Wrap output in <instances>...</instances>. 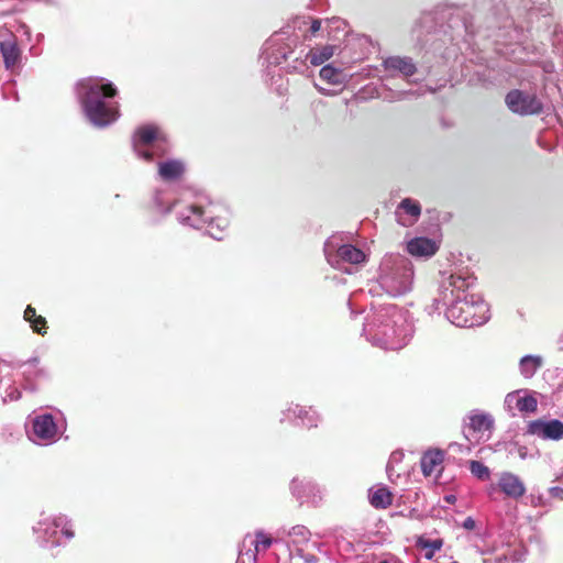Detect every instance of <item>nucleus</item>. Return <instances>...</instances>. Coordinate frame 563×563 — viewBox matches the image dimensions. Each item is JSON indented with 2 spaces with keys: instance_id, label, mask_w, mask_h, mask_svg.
<instances>
[{
  "instance_id": "1",
  "label": "nucleus",
  "mask_w": 563,
  "mask_h": 563,
  "mask_svg": "<svg viewBox=\"0 0 563 563\" xmlns=\"http://www.w3.org/2000/svg\"><path fill=\"white\" fill-rule=\"evenodd\" d=\"M475 282L472 275L452 274L444 278L437 297L427 306V312L430 316L440 314L444 309L446 320L460 328L483 325L490 318L489 308L481 295L468 292Z\"/></svg>"
},
{
  "instance_id": "2",
  "label": "nucleus",
  "mask_w": 563,
  "mask_h": 563,
  "mask_svg": "<svg viewBox=\"0 0 563 563\" xmlns=\"http://www.w3.org/2000/svg\"><path fill=\"white\" fill-rule=\"evenodd\" d=\"M420 23L427 27L428 33L440 35L445 47L442 56L446 59L455 57L463 47L471 45L470 40L477 32L473 15L463 7L455 4H439L432 11L424 13Z\"/></svg>"
},
{
  "instance_id": "3",
  "label": "nucleus",
  "mask_w": 563,
  "mask_h": 563,
  "mask_svg": "<svg viewBox=\"0 0 563 563\" xmlns=\"http://www.w3.org/2000/svg\"><path fill=\"white\" fill-rule=\"evenodd\" d=\"M413 332L415 325L409 311L394 303L372 306L363 327V334L369 343L393 351L406 346Z\"/></svg>"
},
{
  "instance_id": "4",
  "label": "nucleus",
  "mask_w": 563,
  "mask_h": 563,
  "mask_svg": "<svg viewBox=\"0 0 563 563\" xmlns=\"http://www.w3.org/2000/svg\"><path fill=\"white\" fill-rule=\"evenodd\" d=\"M117 87L101 77H88L76 85V96L88 122L98 129L114 123L119 117Z\"/></svg>"
},
{
  "instance_id": "5",
  "label": "nucleus",
  "mask_w": 563,
  "mask_h": 563,
  "mask_svg": "<svg viewBox=\"0 0 563 563\" xmlns=\"http://www.w3.org/2000/svg\"><path fill=\"white\" fill-rule=\"evenodd\" d=\"M415 269L411 261L401 254H386L379 263L375 279L368 288L372 295L386 294L398 298L413 288Z\"/></svg>"
},
{
  "instance_id": "6",
  "label": "nucleus",
  "mask_w": 563,
  "mask_h": 563,
  "mask_svg": "<svg viewBox=\"0 0 563 563\" xmlns=\"http://www.w3.org/2000/svg\"><path fill=\"white\" fill-rule=\"evenodd\" d=\"M177 220L183 225L195 229H207V233L214 240L221 241L224 238L229 225L227 218L214 216L213 207L201 208L197 205H188L177 211Z\"/></svg>"
},
{
  "instance_id": "7",
  "label": "nucleus",
  "mask_w": 563,
  "mask_h": 563,
  "mask_svg": "<svg viewBox=\"0 0 563 563\" xmlns=\"http://www.w3.org/2000/svg\"><path fill=\"white\" fill-rule=\"evenodd\" d=\"M36 543L44 549H53L64 545L66 541L74 538L71 520L63 514L42 517L32 528Z\"/></svg>"
},
{
  "instance_id": "8",
  "label": "nucleus",
  "mask_w": 563,
  "mask_h": 563,
  "mask_svg": "<svg viewBox=\"0 0 563 563\" xmlns=\"http://www.w3.org/2000/svg\"><path fill=\"white\" fill-rule=\"evenodd\" d=\"M134 153L145 162H153L169 151L165 135L156 125L146 124L137 128L132 137Z\"/></svg>"
},
{
  "instance_id": "9",
  "label": "nucleus",
  "mask_w": 563,
  "mask_h": 563,
  "mask_svg": "<svg viewBox=\"0 0 563 563\" xmlns=\"http://www.w3.org/2000/svg\"><path fill=\"white\" fill-rule=\"evenodd\" d=\"M327 262L334 268L352 274L353 269L349 266L361 265L367 261L366 254L358 247L341 243L339 236H331L324 242L323 246Z\"/></svg>"
},
{
  "instance_id": "10",
  "label": "nucleus",
  "mask_w": 563,
  "mask_h": 563,
  "mask_svg": "<svg viewBox=\"0 0 563 563\" xmlns=\"http://www.w3.org/2000/svg\"><path fill=\"white\" fill-rule=\"evenodd\" d=\"M30 424L29 439L34 444L42 446L56 443L65 431V427L59 424L57 416L47 411L33 412L30 416Z\"/></svg>"
},
{
  "instance_id": "11",
  "label": "nucleus",
  "mask_w": 563,
  "mask_h": 563,
  "mask_svg": "<svg viewBox=\"0 0 563 563\" xmlns=\"http://www.w3.org/2000/svg\"><path fill=\"white\" fill-rule=\"evenodd\" d=\"M295 36H291L288 30H280L274 33L263 45L260 56L262 66L267 70L278 66L282 62H288L289 57L296 53L292 49Z\"/></svg>"
},
{
  "instance_id": "12",
  "label": "nucleus",
  "mask_w": 563,
  "mask_h": 563,
  "mask_svg": "<svg viewBox=\"0 0 563 563\" xmlns=\"http://www.w3.org/2000/svg\"><path fill=\"white\" fill-rule=\"evenodd\" d=\"M505 102L511 112L522 117L540 114L543 111V103L534 93L520 89L510 90Z\"/></svg>"
},
{
  "instance_id": "13",
  "label": "nucleus",
  "mask_w": 563,
  "mask_h": 563,
  "mask_svg": "<svg viewBox=\"0 0 563 563\" xmlns=\"http://www.w3.org/2000/svg\"><path fill=\"white\" fill-rule=\"evenodd\" d=\"M505 408L511 416H516L515 411L533 413L538 408L536 393L529 389L508 393L505 397Z\"/></svg>"
},
{
  "instance_id": "14",
  "label": "nucleus",
  "mask_w": 563,
  "mask_h": 563,
  "mask_svg": "<svg viewBox=\"0 0 563 563\" xmlns=\"http://www.w3.org/2000/svg\"><path fill=\"white\" fill-rule=\"evenodd\" d=\"M291 494L300 504L318 506L323 498V489L309 478H294L290 484Z\"/></svg>"
},
{
  "instance_id": "15",
  "label": "nucleus",
  "mask_w": 563,
  "mask_h": 563,
  "mask_svg": "<svg viewBox=\"0 0 563 563\" xmlns=\"http://www.w3.org/2000/svg\"><path fill=\"white\" fill-rule=\"evenodd\" d=\"M382 66L387 78L401 77L408 79L417 73V65L409 56H388L383 59Z\"/></svg>"
},
{
  "instance_id": "16",
  "label": "nucleus",
  "mask_w": 563,
  "mask_h": 563,
  "mask_svg": "<svg viewBox=\"0 0 563 563\" xmlns=\"http://www.w3.org/2000/svg\"><path fill=\"white\" fill-rule=\"evenodd\" d=\"M282 415L283 417L280 418V422H284L285 420L294 421L297 419L302 427L308 429L316 428L320 421V417L316 410L311 407L306 408L300 405L291 404L282 412Z\"/></svg>"
},
{
  "instance_id": "17",
  "label": "nucleus",
  "mask_w": 563,
  "mask_h": 563,
  "mask_svg": "<svg viewBox=\"0 0 563 563\" xmlns=\"http://www.w3.org/2000/svg\"><path fill=\"white\" fill-rule=\"evenodd\" d=\"M528 432L543 440L559 441L563 439V422L558 419L534 420L529 423Z\"/></svg>"
},
{
  "instance_id": "18",
  "label": "nucleus",
  "mask_w": 563,
  "mask_h": 563,
  "mask_svg": "<svg viewBox=\"0 0 563 563\" xmlns=\"http://www.w3.org/2000/svg\"><path fill=\"white\" fill-rule=\"evenodd\" d=\"M274 541L277 542L276 538L273 539L263 531H257L254 538H245L243 540L242 547H249V549L246 551L240 550L239 561L244 563L245 558L255 561L256 552L266 551Z\"/></svg>"
},
{
  "instance_id": "19",
  "label": "nucleus",
  "mask_w": 563,
  "mask_h": 563,
  "mask_svg": "<svg viewBox=\"0 0 563 563\" xmlns=\"http://www.w3.org/2000/svg\"><path fill=\"white\" fill-rule=\"evenodd\" d=\"M284 537L289 538V541L287 542L289 552L290 548H305L307 543H317L316 541L310 540L311 532L306 526L302 525L294 526L290 529H278L276 532V541L282 540Z\"/></svg>"
},
{
  "instance_id": "20",
  "label": "nucleus",
  "mask_w": 563,
  "mask_h": 563,
  "mask_svg": "<svg viewBox=\"0 0 563 563\" xmlns=\"http://www.w3.org/2000/svg\"><path fill=\"white\" fill-rule=\"evenodd\" d=\"M20 398L21 391L15 386L10 366L4 362H0V401L7 404L8 401H16Z\"/></svg>"
},
{
  "instance_id": "21",
  "label": "nucleus",
  "mask_w": 563,
  "mask_h": 563,
  "mask_svg": "<svg viewBox=\"0 0 563 563\" xmlns=\"http://www.w3.org/2000/svg\"><path fill=\"white\" fill-rule=\"evenodd\" d=\"M420 214V203L410 198L402 199L395 211L397 222L402 227H410L416 223Z\"/></svg>"
},
{
  "instance_id": "22",
  "label": "nucleus",
  "mask_w": 563,
  "mask_h": 563,
  "mask_svg": "<svg viewBox=\"0 0 563 563\" xmlns=\"http://www.w3.org/2000/svg\"><path fill=\"white\" fill-rule=\"evenodd\" d=\"M292 49H296V53L292 54L286 65L287 73L295 74H306L309 70L308 59L310 60V51L303 44H298L297 37H295V45H292Z\"/></svg>"
},
{
  "instance_id": "23",
  "label": "nucleus",
  "mask_w": 563,
  "mask_h": 563,
  "mask_svg": "<svg viewBox=\"0 0 563 563\" xmlns=\"http://www.w3.org/2000/svg\"><path fill=\"white\" fill-rule=\"evenodd\" d=\"M498 487L509 498L519 499L526 493V486L520 477L511 472L499 475Z\"/></svg>"
},
{
  "instance_id": "24",
  "label": "nucleus",
  "mask_w": 563,
  "mask_h": 563,
  "mask_svg": "<svg viewBox=\"0 0 563 563\" xmlns=\"http://www.w3.org/2000/svg\"><path fill=\"white\" fill-rule=\"evenodd\" d=\"M0 53L7 69H13L19 65L21 60V49L13 35H9L0 42Z\"/></svg>"
},
{
  "instance_id": "25",
  "label": "nucleus",
  "mask_w": 563,
  "mask_h": 563,
  "mask_svg": "<svg viewBox=\"0 0 563 563\" xmlns=\"http://www.w3.org/2000/svg\"><path fill=\"white\" fill-rule=\"evenodd\" d=\"M438 249L437 243L429 238H415L407 244L408 253L417 257H430Z\"/></svg>"
},
{
  "instance_id": "26",
  "label": "nucleus",
  "mask_w": 563,
  "mask_h": 563,
  "mask_svg": "<svg viewBox=\"0 0 563 563\" xmlns=\"http://www.w3.org/2000/svg\"><path fill=\"white\" fill-rule=\"evenodd\" d=\"M321 544L307 543L305 548H290L289 556L292 563H318Z\"/></svg>"
},
{
  "instance_id": "27",
  "label": "nucleus",
  "mask_w": 563,
  "mask_h": 563,
  "mask_svg": "<svg viewBox=\"0 0 563 563\" xmlns=\"http://www.w3.org/2000/svg\"><path fill=\"white\" fill-rule=\"evenodd\" d=\"M152 201L155 210L163 216L168 214L177 203L173 191L163 187L154 191Z\"/></svg>"
},
{
  "instance_id": "28",
  "label": "nucleus",
  "mask_w": 563,
  "mask_h": 563,
  "mask_svg": "<svg viewBox=\"0 0 563 563\" xmlns=\"http://www.w3.org/2000/svg\"><path fill=\"white\" fill-rule=\"evenodd\" d=\"M185 173V164L179 159H166L158 163V175L164 181L179 179Z\"/></svg>"
},
{
  "instance_id": "29",
  "label": "nucleus",
  "mask_w": 563,
  "mask_h": 563,
  "mask_svg": "<svg viewBox=\"0 0 563 563\" xmlns=\"http://www.w3.org/2000/svg\"><path fill=\"white\" fill-rule=\"evenodd\" d=\"M467 418V427L474 432H490L494 428V418L487 412L475 409L468 413Z\"/></svg>"
},
{
  "instance_id": "30",
  "label": "nucleus",
  "mask_w": 563,
  "mask_h": 563,
  "mask_svg": "<svg viewBox=\"0 0 563 563\" xmlns=\"http://www.w3.org/2000/svg\"><path fill=\"white\" fill-rule=\"evenodd\" d=\"M22 375L26 380L25 389L34 390L35 387L31 380L41 377H46L47 371L45 368L40 367V360L37 357H32L25 363H23Z\"/></svg>"
},
{
  "instance_id": "31",
  "label": "nucleus",
  "mask_w": 563,
  "mask_h": 563,
  "mask_svg": "<svg viewBox=\"0 0 563 563\" xmlns=\"http://www.w3.org/2000/svg\"><path fill=\"white\" fill-rule=\"evenodd\" d=\"M368 499L374 508L385 509L393 504V494L386 486L379 485L369 489Z\"/></svg>"
},
{
  "instance_id": "32",
  "label": "nucleus",
  "mask_w": 563,
  "mask_h": 563,
  "mask_svg": "<svg viewBox=\"0 0 563 563\" xmlns=\"http://www.w3.org/2000/svg\"><path fill=\"white\" fill-rule=\"evenodd\" d=\"M443 462V453L441 451H429L423 454L420 461L421 470L424 476H431L439 473V467Z\"/></svg>"
},
{
  "instance_id": "33",
  "label": "nucleus",
  "mask_w": 563,
  "mask_h": 563,
  "mask_svg": "<svg viewBox=\"0 0 563 563\" xmlns=\"http://www.w3.org/2000/svg\"><path fill=\"white\" fill-rule=\"evenodd\" d=\"M543 357L540 355L528 354L519 361V372L525 378H531L542 367Z\"/></svg>"
},
{
  "instance_id": "34",
  "label": "nucleus",
  "mask_w": 563,
  "mask_h": 563,
  "mask_svg": "<svg viewBox=\"0 0 563 563\" xmlns=\"http://www.w3.org/2000/svg\"><path fill=\"white\" fill-rule=\"evenodd\" d=\"M320 79L330 85L341 86L347 80V75L340 68L333 67L331 64L323 66L319 73Z\"/></svg>"
},
{
  "instance_id": "35",
  "label": "nucleus",
  "mask_w": 563,
  "mask_h": 563,
  "mask_svg": "<svg viewBox=\"0 0 563 563\" xmlns=\"http://www.w3.org/2000/svg\"><path fill=\"white\" fill-rule=\"evenodd\" d=\"M443 540L440 538L429 539L426 537H419L417 540V547L424 551V558L432 560L435 552L441 550Z\"/></svg>"
},
{
  "instance_id": "36",
  "label": "nucleus",
  "mask_w": 563,
  "mask_h": 563,
  "mask_svg": "<svg viewBox=\"0 0 563 563\" xmlns=\"http://www.w3.org/2000/svg\"><path fill=\"white\" fill-rule=\"evenodd\" d=\"M335 47L333 45H324L321 48H309L310 64L313 66L322 65L325 60L330 59L334 54Z\"/></svg>"
},
{
  "instance_id": "37",
  "label": "nucleus",
  "mask_w": 563,
  "mask_h": 563,
  "mask_svg": "<svg viewBox=\"0 0 563 563\" xmlns=\"http://www.w3.org/2000/svg\"><path fill=\"white\" fill-rule=\"evenodd\" d=\"M422 92H420L419 90H391V89H388L387 90V93L384 95V100L388 101V102H396V101H402V100H408V99H412V98H417L419 96H421Z\"/></svg>"
},
{
  "instance_id": "38",
  "label": "nucleus",
  "mask_w": 563,
  "mask_h": 563,
  "mask_svg": "<svg viewBox=\"0 0 563 563\" xmlns=\"http://www.w3.org/2000/svg\"><path fill=\"white\" fill-rule=\"evenodd\" d=\"M470 471L471 473L481 481H486L490 476L489 468L479 461H471L470 462Z\"/></svg>"
},
{
  "instance_id": "39",
  "label": "nucleus",
  "mask_w": 563,
  "mask_h": 563,
  "mask_svg": "<svg viewBox=\"0 0 563 563\" xmlns=\"http://www.w3.org/2000/svg\"><path fill=\"white\" fill-rule=\"evenodd\" d=\"M495 13L500 18L505 16L508 12V0H490Z\"/></svg>"
},
{
  "instance_id": "40",
  "label": "nucleus",
  "mask_w": 563,
  "mask_h": 563,
  "mask_svg": "<svg viewBox=\"0 0 563 563\" xmlns=\"http://www.w3.org/2000/svg\"><path fill=\"white\" fill-rule=\"evenodd\" d=\"M32 329L38 333L44 334L46 329V320L42 316H36L32 321H30Z\"/></svg>"
},
{
  "instance_id": "41",
  "label": "nucleus",
  "mask_w": 563,
  "mask_h": 563,
  "mask_svg": "<svg viewBox=\"0 0 563 563\" xmlns=\"http://www.w3.org/2000/svg\"><path fill=\"white\" fill-rule=\"evenodd\" d=\"M549 495L552 498H556L562 500L563 499V487L560 486H553L549 488Z\"/></svg>"
},
{
  "instance_id": "42",
  "label": "nucleus",
  "mask_w": 563,
  "mask_h": 563,
  "mask_svg": "<svg viewBox=\"0 0 563 563\" xmlns=\"http://www.w3.org/2000/svg\"><path fill=\"white\" fill-rule=\"evenodd\" d=\"M36 311L33 307L31 306H27L25 311H24V319L25 321L30 322L32 321L34 318H36Z\"/></svg>"
},
{
  "instance_id": "43",
  "label": "nucleus",
  "mask_w": 563,
  "mask_h": 563,
  "mask_svg": "<svg viewBox=\"0 0 563 563\" xmlns=\"http://www.w3.org/2000/svg\"><path fill=\"white\" fill-rule=\"evenodd\" d=\"M320 29H321V20H318V19L312 20L310 27H309L310 34L314 35Z\"/></svg>"
},
{
  "instance_id": "44",
  "label": "nucleus",
  "mask_w": 563,
  "mask_h": 563,
  "mask_svg": "<svg viewBox=\"0 0 563 563\" xmlns=\"http://www.w3.org/2000/svg\"><path fill=\"white\" fill-rule=\"evenodd\" d=\"M462 527L466 530H473L476 527V522L472 517H467L463 521Z\"/></svg>"
},
{
  "instance_id": "45",
  "label": "nucleus",
  "mask_w": 563,
  "mask_h": 563,
  "mask_svg": "<svg viewBox=\"0 0 563 563\" xmlns=\"http://www.w3.org/2000/svg\"><path fill=\"white\" fill-rule=\"evenodd\" d=\"M400 461H401V453L394 452L390 455L388 463H391V465H394V463H398Z\"/></svg>"
},
{
  "instance_id": "46",
  "label": "nucleus",
  "mask_w": 563,
  "mask_h": 563,
  "mask_svg": "<svg viewBox=\"0 0 563 563\" xmlns=\"http://www.w3.org/2000/svg\"><path fill=\"white\" fill-rule=\"evenodd\" d=\"M531 504L533 506H543L544 505L543 497L541 495H539L538 497L532 496Z\"/></svg>"
},
{
  "instance_id": "47",
  "label": "nucleus",
  "mask_w": 563,
  "mask_h": 563,
  "mask_svg": "<svg viewBox=\"0 0 563 563\" xmlns=\"http://www.w3.org/2000/svg\"><path fill=\"white\" fill-rule=\"evenodd\" d=\"M386 473H387V476L389 478V481L394 482V465H391V463H387V466H386Z\"/></svg>"
},
{
  "instance_id": "48",
  "label": "nucleus",
  "mask_w": 563,
  "mask_h": 563,
  "mask_svg": "<svg viewBox=\"0 0 563 563\" xmlns=\"http://www.w3.org/2000/svg\"><path fill=\"white\" fill-rule=\"evenodd\" d=\"M356 297H357V295L355 294V295L351 296L349 301H347V305H349V307L351 309V313L352 314L356 313V311L353 309L354 300L356 299Z\"/></svg>"
},
{
  "instance_id": "49",
  "label": "nucleus",
  "mask_w": 563,
  "mask_h": 563,
  "mask_svg": "<svg viewBox=\"0 0 563 563\" xmlns=\"http://www.w3.org/2000/svg\"><path fill=\"white\" fill-rule=\"evenodd\" d=\"M559 349L563 351V332L559 335L558 339Z\"/></svg>"
},
{
  "instance_id": "50",
  "label": "nucleus",
  "mask_w": 563,
  "mask_h": 563,
  "mask_svg": "<svg viewBox=\"0 0 563 563\" xmlns=\"http://www.w3.org/2000/svg\"><path fill=\"white\" fill-rule=\"evenodd\" d=\"M507 561H508V559L505 555L498 556V558L495 559V563H505Z\"/></svg>"
},
{
  "instance_id": "51",
  "label": "nucleus",
  "mask_w": 563,
  "mask_h": 563,
  "mask_svg": "<svg viewBox=\"0 0 563 563\" xmlns=\"http://www.w3.org/2000/svg\"><path fill=\"white\" fill-rule=\"evenodd\" d=\"M455 499H456V497H455L454 495H446V496H445V500H446L448 503H454V501H455Z\"/></svg>"
},
{
  "instance_id": "52",
  "label": "nucleus",
  "mask_w": 563,
  "mask_h": 563,
  "mask_svg": "<svg viewBox=\"0 0 563 563\" xmlns=\"http://www.w3.org/2000/svg\"><path fill=\"white\" fill-rule=\"evenodd\" d=\"M319 91H320V92H322V93H324V95H330V92H329V91H327V90H325V89H323V88H319Z\"/></svg>"
},
{
  "instance_id": "53",
  "label": "nucleus",
  "mask_w": 563,
  "mask_h": 563,
  "mask_svg": "<svg viewBox=\"0 0 563 563\" xmlns=\"http://www.w3.org/2000/svg\"><path fill=\"white\" fill-rule=\"evenodd\" d=\"M62 421H63V418H59V420H58L59 424H62V426H64V427H65V423H64V422H62Z\"/></svg>"
},
{
  "instance_id": "54",
  "label": "nucleus",
  "mask_w": 563,
  "mask_h": 563,
  "mask_svg": "<svg viewBox=\"0 0 563 563\" xmlns=\"http://www.w3.org/2000/svg\"><path fill=\"white\" fill-rule=\"evenodd\" d=\"M379 563H389V562H388V561H382V562H379Z\"/></svg>"
},
{
  "instance_id": "55",
  "label": "nucleus",
  "mask_w": 563,
  "mask_h": 563,
  "mask_svg": "<svg viewBox=\"0 0 563 563\" xmlns=\"http://www.w3.org/2000/svg\"><path fill=\"white\" fill-rule=\"evenodd\" d=\"M450 563H459L457 561H451Z\"/></svg>"
}]
</instances>
